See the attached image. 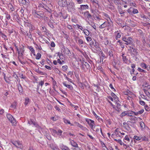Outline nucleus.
I'll return each instance as SVG.
<instances>
[{"instance_id":"nucleus-15","label":"nucleus","mask_w":150,"mask_h":150,"mask_svg":"<svg viewBox=\"0 0 150 150\" xmlns=\"http://www.w3.org/2000/svg\"><path fill=\"white\" fill-rule=\"evenodd\" d=\"M140 66L142 68L144 69H146L148 71H149L150 70V66L147 65L145 63H141Z\"/></svg>"},{"instance_id":"nucleus-46","label":"nucleus","mask_w":150,"mask_h":150,"mask_svg":"<svg viewBox=\"0 0 150 150\" xmlns=\"http://www.w3.org/2000/svg\"><path fill=\"white\" fill-rule=\"evenodd\" d=\"M19 77L21 79H25L26 78V76L22 74H19Z\"/></svg>"},{"instance_id":"nucleus-62","label":"nucleus","mask_w":150,"mask_h":150,"mask_svg":"<svg viewBox=\"0 0 150 150\" xmlns=\"http://www.w3.org/2000/svg\"><path fill=\"white\" fill-rule=\"evenodd\" d=\"M139 102L140 104L142 105H144L145 104V102L142 100H140Z\"/></svg>"},{"instance_id":"nucleus-19","label":"nucleus","mask_w":150,"mask_h":150,"mask_svg":"<svg viewBox=\"0 0 150 150\" xmlns=\"http://www.w3.org/2000/svg\"><path fill=\"white\" fill-rule=\"evenodd\" d=\"M114 34L116 38H120L122 34L120 31L118 30L115 32Z\"/></svg>"},{"instance_id":"nucleus-54","label":"nucleus","mask_w":150,"mask_h":150,"mask_svg":"<svg viewBox=\"0 0 150 150\" xmlns=\"http://www.w3.org/2000/svg\"><path fill=\"white\" fill-rule=\"evenodd\" d=\"M111 95L112 96V97L115 99L116 98L117 96L113 92H112L111 93Z\"/></svg>"},{"instance_id":"nucleus-30","label":"nucleus","mask_w":150,"mask_h":150,"mask_svg":"<svg viewBox=\"0 0 150 150\" xmlns=\"http://www.w3.org/2000/svg\"><path fill=\"white\" fill-rule=\"evenodd\" d=\"M28 21H27V22L24 21V26L26 28H28L29 27L30 25L31 24L30 23H29L28 22H27Z\"/></svg>"},{"instance_id":"nucleus-40","label":"nucleus","mask_w":150,"mask_h":150,"mask_svg":"<svg viewBox=\"0 0 150 150\" xmlns=\"http://www.w3.org/2000/svg\"><path fill=\"white\" fill-rule=\"evenodd\" d=\"M67 27L71 31H72L74 30L72 28L71 25H67Z\"/></svg>"},{"instance_id":"nucleus-64","label":"nucleus","mask_w":150,"mask_h":150,"mask_svg":"<svg viewBox=\"0 0 150 150\" xmlns=\"http://www.w3.org/2000/svg\"><path fill=\"white\" fill-rule=\"evenodd\" d=\"M75 147V148L73 149V150H81L80 148L78 147V146L77 147Z\"/></svg>"},{"instance_id":"nucleus-20","label":"nucleus","mask_w":150,"mask_h":150,"mask_svg":"<svg viewBox=\"0 0 150 150\" xmlns=\"http://www.w3.org/2000/svg\"><path fill=\"white\" fill-rule=\"evenodd\" d=\"M17 87L20 94H22L23 93L22 87L20 84H19L17 85Z\"/></svg>"},{"instance_id":"nucleus-57","label":"nucleus","mask_w":150,"mask_h":150,"mask_svg":"<svg viewBox=\"0 0 150 150\" xmlns=\"http://www.w3.org/2000/svg\"><path fill=\"white\" fill-rule=\"evenodd\" d=\"M133 115V113L132 112L127 113V115L128 116L132 117Z\"/></svg>"},{"instance_id":"nucleus-35","label":"nucleus","mask_w":150,"mask_h":150,"mask_svg":"<svg viewBox=\"0 0 150 150\" xmlns=\"http://www.w3.org/2000/svg\"><path fill=\"white\" fill-rule=\"evenodd\" d=\"M144 92H145V94L149 98H150V93L146 90L145 89H144L143 90Z\"/></svg>"},{"instance_id":"nucleus-10","label":"nucleus","mask_w":150,"mask_h":150,"mask_svg":"<svg viewBox=\"0 0 150 150\" xmlns=\"http://www.w3.org/2000/svg\"><path fill=\"white\" fill-rule=\"evenodd\" d=\"M89 8L88 5H81L80 7L78 8L79 11H82L83 10H85L88 9Z\"/></svg>"},{"instance_id":"nucleus-60","label":"nucleus","mask_w":150,"mask_h":150,"mask_svg":"<svg viewBox=\"0 0 150 150\" xmlns=\"http://www.w3.org/2000/svg\"><path fill=\"white\" fill-rule=\"evenodd\" d=\"M142 140L143 141H147L148 140V138L146 137H144L142 138Z\"/></svg>"},{"instance_id":"nucleus-36","label":"nucleus","mask_w":150,"mask_h":150,"mask_svg":"<svg viewBox=\"0 0 150 150\" xmlns=\"http://www.w3.org/2000/svg\"><path fill=\"white\" fill-rule=\"evenodd\" d=\"M24 49L23 47L20 48V52H20V56L23 55V53H24Z\"/></svg>"},{"instance_id":"nucleus-18","label":"nucleus","mask_w":150,"mask_h":150,"mask_svg":"<svg viewBox=\"0 0 150 150\" xmlns=\"http://www.w3.org/2000/svg\"><path fill=\"white\" fill-rule=\"evenodd\" d=\"M28 123L30 125L33 124V125L35 126L36 127H38L39 129L40 128V127L35 122L31 120L30 121H29L28 122Z\"/></svg>"},{"instance_id":"nucleus-53","label":"nucleus","mask_w":150,"mask_h":150,"mask_svg":"<svg viewBox=\"0 0 150 150\" xmlns=\"http://www.w3.org/2000/svg\"><path fill=\"white\" fill-rule=\"evenodd\" d=\"M137 70L140 72L146 73V72L144 69H141L140 68H138Z\"/></svg>"},{"instance_id":"nucleus-26","label":"nucleus","mask_w":150,"mask_h":150,"mask_svg":"<svg viewBox=\"0 0 150 150\" xmlns=\"http://www.w3.org/2000/svg\"><path fill=\"white\" fill-rule=\"evenodd\" d=\"M93 41H92L91 42V43H90V45H94V43L95 42V45H94L96 47L98 48V43L96 42V41L93 39Z\"/></svg>"},{"instance_id":"nucleus-25","label":"nucleus","mask_w":150,"mask_h":150,"mask_svg":"<svg viewBox=\"0 0 150 150\" xmlns=\"http://www.w3.org/2000/svg\"><path fill=\"white\" fill-rule=\"evenodd\" d=\"M60 148L62 150H70L67 146L63 144L61 145Z\"/></svg>"},{"instance_id":"nucleus-56","label":"nucleus","mask_w":150,"mask_h":150,"mask_svg":"<svg viewBox=\"0 0 150 150\" xmlns=\"http://www.w3.org/2000/svg\"><path fill=\"white\" fill-rule=\"evenodd\" d=\"M51 119L54 121H55L57 120V116L52 117Z\"/></svg>"},{"instance_id":"nucleus-51","label":"nucleus","mask_w":150,"mask_h":150,"mask_svg":"<svg viewBox=\"0 0 150 150\" xmlns=\"http://www.w3.org/2000/svg\"><path fill=\"white\" fill-rule=\"evenodd\" d=\"M62 68L63 69L64 71H66L68 69V67L67 65L63 66L62 67Z\"/></svg>"},{"instance_id":"nucleus-23","label":"nucleus","mask_w":150,"mask_h":150,"mask_svg":"<svg viewBox=\"0 0 150 150\" xmlns=\"http://www.w3.org/2000/svg\"><path fill=\"white\" fill-rule=\"evenodd\" d=\"M27 48L31 51V53L34 55H35V50L32 46H28L27 47Z\"/></svg>"},{"instance_id":"nucleus-8","label":"nucleus","mask_w":150,"mask_h":150,"mask_svg":"<svg viewBox=\"0 0 150 150\" xmlns=\"http://www.w3.org/2000/svg\"><path fill=\"white\" fill-rule=\"evenodd\" d=\"M58 4L60 6L64 7L67 4V1L66 0H59L58 1Z\"/></svg>"},{"instance_id":"nucleus-12","label":"nucleus","mask_w":150,"mask_h":150,"mask_svg":"<svg viewBox=\"0 0 150 150\" xmlns=\"http://www.w3.org/2000/svg\"><path fill=\"white\" fill-rule=\"evenodd\" d=\"M83 16L85 18H86L88 19L92 18L91 15L88 11H86L84 13Z\"/></svg>"},{"instance_id":"nucleus-21","label":"nucleus","mask_w":150,"mask_h":150,"mask_svg":"<svg viewBox=\"0 0 150 150\" xmlns=\"http://www.w3.org/2000/svg\"><path fill=\"white\" fill-rule=\"evenodd\" d=\"M71 145L73 147H77L78 146L77 143L74 140H71L70 139H69Z\"/></svg>"},{"instance_id":"nucleus-61","label":"nucleus","mask_w":150,"mask_h":150,"mask_svg":"<svg viewBox=\"0 0 150 150\" xmlns=\"http://www.w3.org/2000/svg\"><path fill=\"white\" fill-rule=\"evenodd\" d=\"M78 4H80L83 2V0H76Z\"/></svg>"},{"instance_id":"nucleus-55","label":"nucleus","mask_w":150,"mask_h":150,"mask_svg":"<svg viewBox=\"0 0 150 150\" xmlns=\"http://www.w3.org/2000/svg\"><path fill=\"white\" fill-rule=\"evenodd\" d=\"M124 139H125L126 140H127V141H128L129 142V141H130L129 138L128 137V135H126L125 136Z\"/></svg>"},{"instance_id":"nucleus-34","label":"nucleus","mask_w":150,"mask_h":150,"mask_svg":"<svg viewBox=\"0 0 150 150\" xmlns=\"http://www.w3.org/2000/svg\"><path fill=\"white\" fill-rule=\"evenodd\" d=\"M84 34L87 36H88L89 34V31L86 29H84L83 30Z\"/></svg>"},{"instance_id":"nucleus-31","label":"nucleus","mask_w":150,"mask_h":150,"mask_svg":"<svg viewBox=\"0 0 150 150\" xmlns=\"http://www.w3.org/2000/svg\"><path fill=\"white\" fill-rule=\"evenodd\" d=\"M124 55V54H123L122 55L123 61L125 63H128V60L126 59V56H125Z\"/></svg>"},{"instance_id":"nucleus-59","label":"nucleus","mask_w":150,"mask_h":150,"mask_svg":"<svg viewBox=\"0 0 150 150\" xmlns=\"http://www.w3.org/2000/svg\"><path fill=\"white\" fill-rule=\"evenodd\" d=\"M44 84V81H41L39 82V85L41 87Z\"/></svg>"},{"instance_id":"nucleus-14","label":"nucleus","mask_w":150,"mask_h":150,"mask_svg":"<svg viewBox=\"0 0 150 150\" xmlns=\"http://www.w3.org/2000/svg\"><path fill=\"white\" fill-rule=\"evenodd\" d=\"M131 55L133 57H134L135 56L136 58V56L138 55V53L137 51L135 49H134L132 50H131L130 52Z\"/></svg>"},{"instance_id":"nucleus-29","label":"nucleus","mask_w":150,"mask_h":150,"mask_svg":"<svg viewBox=\"0 0 150 150\" xmlns=\"http://www.w3.org/2000/svg\"><path fill=\"white\" fill-rule=\"evenodd\" d=\"M64 122L65 124H69L71 126H73L74 125L72 124H71L70 123V121L67 120V119H66L65 118H63V119Z\"/></svg>"},{"instance_id":"nucleus-7","label":"nucleus","mask_w":150,"mask_h":150,"mask_svg":"<svg viewBox=\"0 0 150 150\" xmlns=\"http://www.w3.org/2000/svg\"><path fill=\"white\" fill-rule=\"evenodd\" d=\"M11 142L16 147L20 148H22L23 146L21 142L19 141H15L13 142L11 141Z\"/></svg>"},{"instance_id":"nucleus-45","label":"nucleus","mask_w":150,"mask_h":150,"mask_svg":"<svg viewBox=\"0 0 150 150\" xmlns=\"http://www.w3.org/2000/svg\"><path fill=\"white\" fill-rule=\"evenodd\" d=\"M114 2L115 4L118 5L120 4V0H114Z\"/></svg>"},{"instance_id":"nucleus-27","label":"nucleus","mask_w":150,"mask_h":150,"mask_svg":"<svg viewBox=\"0 0 150 150\" xmlns=\"http://www.w3.org/2000/svg\"><path fill=\"white\" fill-rule=\"evenodd\" d=\"M78 127L80 128L81 129H82V130H83L85 131H86L88 130V129H87V128L86 127L83 126L82 125H81L80 124H79V126Z\"/></svg>"},{"instance_id":"nucleus-58","label":"nucleus","mask_w":150,"mask_h":150,"mask_svg":"<svg viewBox=\"0 0 150 150\" xmlns=\"http://www.w3.org/2000/svg\"><path fill=\"white\" fill-rule=\"evenodd\" d=\"M41 29L43 32H45L46 30V28L44 26H42Z\"/></svg>"},{"instance_id":"nucleus-33","label":"nucleus","mask_w":150,"mask_h":150,"mask_svg":"<svg viewBox=\"0 0 150 150\" xmlns=\"http://www.w3.org/2000/svg\"><path fill=\"white\" fill-rule=\"evenodd\" d=\"M9 7L11 12H13L15 11L14 7L11 4H9Z\"/></svg>"},{"instance_id":"nucleus-1","label":"nucleus","mask_w":150,"mask_h":150,"mask_svg":"<svg viewBox=\"0 0 150 150\" xmlns=\"http://www.w3.org/2000/svg\"><path fill=\"white\" fill-rule=\"evenodd\" d=\"M4 30L6 31V32H7L8 33H6V34L8 35L9 36L11 37H16V36L17 33L11 26L10 27L7 28Z\"/></svg>"},{"instance_id":"nucleus-48","label":"nucleus","mask_w":150,"mask_h":150,"mask_svg":"<svg viewBox=\"0 0 150 150\" xmlns=\"http://www.w3.org/2000/svg\"><path fill=\"white\" fill-rule=\"evenodd\" d=\"M5 14L6 15V18L8 20H9L11 18V16L10 14H8V13H6Z\"/></svg>"},{"instance_id":"nucleus-28","label":"nucleus","mask_w":150,"mask_h":150,"mask_svg":"<svg viewBox=\"0 0 150 150\" xmlns=\"http://www.w3.org/2000/svg\"><path fill=\"white\" fill-rule=\"evenodd\" d=\"M78 127L80 128L81 129H82V130H83L85 131H86L88 130V129H87V128L86 127L83 126L82 125H81L80 124H79V126Z\"/></svg>"},{"instance_id":"nucleus-38","label":"nucleus","mask_w":150,"mask_h":150,"mask_svg":"<svg viewBox=\"0 0 150 150\" xmlns=\"http://www.w3.org/2000/svg\"><path fill=\"white\" fill-rule=\"evenodd\" d=\"M114 140L119 143L121 145H122L123 144V143L122 142V140L120 139H115Z\"/></svg>"},{"instance_id":"nucleus-3","label":"nucleus","mask_w":150,"mask_h":150,"mask_svg":"<svg viewBox=\"0 0 150 150\" xmlns=\"http://www.w3.org/2000/svg\"><path fill=\"white\" fill-rule=\"evenodd\" d=\"M7 119L12 124V125L14 126L16 125V122L15 119L13 118L12 116L10 114H7L6 115Z\"/></svg>"},{"instance_id":"nucleus-17","label":"nucleus","mask_w":150,"mask_h":150,"mask_svg":"<svg viewBox=\"0 0 150 150\" xmlns=\"http://www.w3.org/2000/svg\"><path fill=\"white\" fill-rule=\"evenodd\" d=\"M35 17L38 18H40L42 17V14L40 13V12L38 11L35 12L34 14Z\"/></svg>"},{"instance_id":"nucleus-42","label":"nucleus","mask_w":150,"mask_h":150,"mask_svg":"<svg viewBox=\"0 0 150 150\" xmlns=\"http://www.w3.org/2000/svg\"><path fill=\"white\" fill-rule=\"evenodd\" d=\"M41 55L40 53H37L36 55L35 58L37 59H39L41 58Z\"/></svg>"},{"instance_id":"nucleus-6","label":"nucleus","mask_w":150,"mask_h":150,"mask_svg":"<svg viewBox=\"0 0 150 150\" xmlns=\"http://www.w3.org/2000/svg\"><path fill=\"white\" fill-rule=\"evenodd\" d=\"M67 8L69 12H71L74 11V9L75 6L74 3L69 4L67 5Z\"/></svg>"},{"instance_id":"nucleus-52","label":"nucleus","mask_w":150,"mask_h":150,"mask_svg":"<svg viewBox=\"0 0 150 150\" xmlns=\"http://www.w3.org/2000/svg\"><path fill=\"white\" fill-rule=\"evenodd\" d=\"M76 26L78 29H79L83 31L84 29L81 26L77 24Z\"/></svg>"},{"instance_id":"nucleus-43","label":"nucleus","mask_w":150,"mask_h":150,"mask_svg":"<svg viewBox=\"0 0 150 150\" xmlns=\"http://www.w3.org/2000/svg\"><path fill=\"white\" fill-rule=\"evenodd\" d=\"M6 34H5L3 33L2 32L0 31V35L1 36L3 37H6L8 35H6Z\"/></svg>"},{"instance_id":"nucleus-32","label":"nucleus","mask_w":150,"mask_h":150,"mask_svg":"<svg viewBox=\"0 0 150 150\" xmlns=\"http://www.w3.org/2000/svg\"><path fill=\"white\" fill-rule=\"evenodd\" d=\"M124 11V10H122V9L121 8H119L118 11L119 13L121 15V16H124V14L125 13Z\"/></svg>"},{"instance_id":"nucleus-50","label":"nucleus","mask_w":150,"mask_h":150,"mask_svg":"<svg viewBox=\"0 0 150 150\" xmlns=\"http://www.w3.org/2000/svg\"><path fill=\"white\" fill-rule=\"evenodd\" d=\"M108 54L110 56V57L113 56L112 52V50H109L108 52Z\"/></svg>"},{"instance_id":"nucleus-24","label":"nucleus","mask_w":150,"mask_h":150,"mask_svg":"<svg viewBox=\"0 0 150 150\" xmlns=\"http://www.w3.org/2000/svg\"><path fill=\"white\" fill-rule=\"evenodd\" d=\"M82 68H84L85 67H86L87 69L90 68V66L86 62H83L82 64Z\"/></svg>"},{"instance_id":"nucleus-63","label":"nucleus","mask_w":150,"mask_h":150,"mask_svg":"<svg viewBox=\"0 0 150 150\" xmlns=\"http://www.w3.org/2000/svg\"><path fill=\"white\" fill-rule=\"evenodd\" d=\"M125 115H127V113H126L125 112H122L120 116L121 117H123L125 116Z\"/></svg>"},{"instance_id":"nucleus-9","label":"nucleus","mask_w":150,"mask_h":150,"mask_svg":"<svg viewBox=\"0 0 150 150\" xmlns=\"http://www.w3.org/2000/svg\"><path fill=\"white\" fill-rule=\"evenodd\" d=\"M129 4V5L131 6H133L134 7H137V5L136 3L134 1H132L131 0H128L127 2L124 1L123 4Z\"/></svg>"},{"instance_id":"nucleus-16","label":"nucleus","mask_w":150,"mask_h":150,"mask_svg":"<svg viewBox=\"0 0 150 150\" xmlns=\"http://www.w3.org/2000/svg\"><path fill=\"white\" fill-rule=\"evenodd\" d=\"M102 14L103 16H104L105 17V18H104L107 20V21H109L108 20V19L111 22H112V21L110 17H109V16L108 14L106 13H105L104 12H103L102 13Z\"/></svg>"},{"instance_id":"nucleus-37","label":"nucleus","mask_w":150,"mask_h":150,"mask_svg":"<svg viewBox=\"0 0 150 150\" xmlns=\"http://www.w3.org/2000/svg\"><path fill=\"white\" fill-rule=\"evenodd\" d=\"M142 138V137H138L137 136H134V139L137 141L140 140Z\"/></svg>"},{"instance_id":"nucleus-44","label":"nucleus","mask_w":150,"mask_h":150,"mask_svg":"<svg viewBox=\"0 0 150 150\" xmlns=\"http://www.w3.org/2000/svg\"><path fill=\"white\" fill-rule=\"evenodd\" d=\"M132 13L134 14L137 13H138V11L137 9L136 8H133Z\"/></svg>"},{"instance_id":"nucleus-22","label":"nucleus","mask_w":150,"mask_h":150,"mask_svg":"<svg viewBox=\"0 0 150 150\" xmlns=\"http://www.w3.org/2000/svg\"><path fill=\"white\" fill-rule=\"evenodd\" d=\"M63 84L65 87L69 89L72 90L73 89V87L71 85L67 84H66V82L64 81L62 83Z\"/></svg>"},{"instance_id":"nucleus-13","label":"nucleus","mask_w":150,"mask_h":150,"mask_svg":"<svg viewBox=\"0 0 150 150\" xmlns=\"http://www.w3.org/2000/svg\"><path fill=\"white\" fill-rule=\"evenodd\" d=\"M38 7L40 9H45L47 10H48V9L49 8L43 3L40 4L38 5Z\"/></svg>"},{"instance_id":"nucleus-2","label":"nucleus","mask_w":150,"mask_h":150,"mask_svg":"<svg viewBox=\"0 0 150 150\" xmlns=\"http://www.w3.org/2000/svg\"><path fill=\"white\" fill-rule=\"evenodd\" d=\"M85 120L89 125L91 129L93 130L96 127L94 121L88 118H86Z\"/></svg>"},{"instance_id":"nucleus-11","label":"nucleus","mask_w":150,"mask_h":150,"mask_svg":"<svg viewBox=\"0 0 150 150\" xmlns=\"http://www.w3.org/2000/svg\"><path fill=\"white\" fill-rule=\"evenodd\" d=\"M132 38H122L123 40L125 42V44L127 45L131 44L132 45L133 43V41L131 39Z\"/></svg>"},{"instance_id":"nucleus-47","label":"nucleus","mask_w":150,"mask_h":150,"mask_svg":"<svg viewBox=\"0 0 150 150\" xmlns=\"http://www.w3.org/2000/svg\"><path fill=\"white\" fill-rule=\"evenodd\" d=\"M89 25H90L91 27H92L95 30H96V25L93 23H89Z\"/></svg>"},{"instance_id":"nucleus-39","label":"nucleus","mask_w":150,"mask_h":150,"mask_svg":"<svg viewBox=\"0 0 150 150\" xmlns=\"http://www.w3.org/2000/svg\"><path fill=\"white\" fill-rule=\"evenodd\" d=\"M30 99L28 98H26L25 99V101L24 102V104L25 105H26L29 103Z\"/></svg>"},{"instance_id":"nucleus-5","label":"nucleus","mask_w":150,"mask_h":150,"mask_svg":"<svg viewBox=\"0 0 150 150\" xmlns=\"http://www.w3.org/2000/svg\"><path fill=\"white\" fill-rule=\"evenodd\" d=\"M111 26L110 23L109 21H105L100 26L99 28L100 29H103L106 27H110Z\"/></svg>"},{"instance_id":"nucleus-4","label":"nucleus","mask_w":150,"mask_h":150,"mask_svg":"<svg viewBox=\"0 0 150 150\" xmlns=\"http://www.w3.org/2000/svg\"><path fill=\"white\" fill-rule=\"evenodd\" d=\"M52 132L53 134H56L59 136V138L63 137L62 136V134L63 132L60 129H58L57 130L54 129H52Z\"/></svg>"},{"instance_id":"nucleus-49","label":"nucleus","mask_w":150,"mask_h":150,"mask_svg":"<svg viewBox=\"0 0 150 150\" xmlns=\"http://www.w3.org/2000/svg\"><path fill=\"white\" fill-rule=\"evenodd\" d=\"M35 29V28L34 26L33 25L32 26H31V28H30L29 30V32L30 33H32L33 30H34Z\"/></svg>"},{"instance_id":"nucleus-41","label":"nucleus","mask_w":150,"mask_h":150,"mask_svg":"<svg viewBox=\"0 0 150 150\" xmlns=\"http://www.w3.org/2000/svg\"><path fill=\"white\" fill-rule=\"evenodd\" d=\"M138 33L140 35L141 37H142L143 36V32L141 30L139 29L138 30Z\"/></svg>"}]
</instances>
